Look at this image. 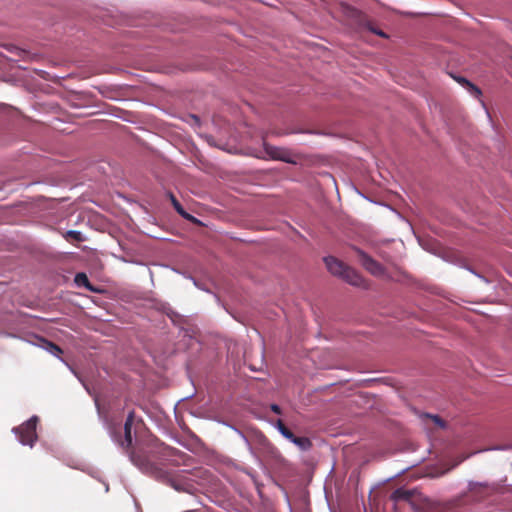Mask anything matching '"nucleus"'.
<instances>
[{
  "mask_svg": "<svg viewBox=\"0 0 512 512\" xmlns=\"http://www.w3.org/2000/svg\"><path fill=\"white\" fill-rule=\"evenodd\" d=\"M130 458H131L133 463L138 464V462L136 460V454H135V452L133 450L130 451Z\"/></svg>",
  "mask_w": 512,
  "mask_h": 512,
  "instance_id": "obj_20",
  "label": "nucleus"
},
{
  "mask_svg": "<svg viewBox=\"0 0 512 512\" xmlns=\"http://www.w3.org/2000/svg\"><path fill=\"white\" fill-rule=\"evenodd\" d=\"M271 410H272L273 412L277 413V414H280V413H281V409H280V407H279L278 405H276V404H273V405L271 406Z\"/></svg>",
  "mask_w": 512,
  "mask_h": 512,
  "instance_id": "obj_19",
  "label": "nucleus"
},
{
  "mask_svg": "<svg viewBox=\"0 0 512 512\" xmlns=\"http://www.w3.org/2000/svg\"><path fill=\"white\" fill-rule=\"evenodd\" d=\"M293 443L302 451H307L312 447V442L308 437H298L293 439Z\"/></svg>",
  "mask_w": 512,
  "mask_h": 512,
  "instance_id": "obj_12",
  "label": "nucleus"
},
{
  "mask_svg": "<svg viewBox=\"0 0 512 512\" xmlns=\"http://www.w3.org/2000/svg\"><path fill=\"white\" fill-rule=\"evenodd\" d=\"M5 48L10 53H13V54H15L16 56H19V57H21L22 54L24 53V51L22 49L18 48L17 46H14V45H6Z\"/></svg>",
  "mask_w": 512,
  "mask_h": 512,
  "instance_id": "obj_16",
  "label": "nucleus"
},
{
  "mask_svg": "<svg viewBox=\"0 0 512 512\" xmlns=\"http://www.w3.org/2000/svg\"><path fill=\"white\" fill-rule=\"evenodd\" d=\"M43 342H44V344H45V346H44V347H45V348H46V349H47L51 354H53V355H55V356H59L60 354H62V353H63L62 349H61L58 345H56V344H54V343H52V342H50V341H47V340H43Z\"/></svg>",
  "mask_w": 512,
  "mask_h": 512,
  "instance_id": "obj_14",
  "label": "nucleus"
},
{
  "mask_svg": "<svg viewBox=\"0 0 512 512\" xmlns=\"http://www.w3.org/2000/svg\"><path fill=\"white\" fill-rule=\"evenodd\" d=\"M135 413L134 411L129 412L125 424H124V438L119 439L118 442L120 446L126 450L132 447V435L131 429L134 423Z\"/></svg>",
  "mask_w": 512,
  "mask_h": 512,
  "instance_id": "obj_4",
  "label": "nucleus"
},
{
  "mask_svg": "<svg viewBox=\"0 0 512 512\" xmlns=\"http://www.w3.org/2000/svg\"><path fill=\"white\" fill-rule=\"evenodd\" d=\"M184 512H191V511H184Z\"/></svg>",
  "mask_w": 512,
  "mask_h": 512,
  "instance_id": "obj_23",
  "label": "nucleus"
},
{
  "mask_svg": "<svg viewBox=\"0 0 512 512\" xmlns=\"http://www.w3.org/2000/svg\"><path fill=\"white\" fill-rule=\"evenodd\" d=\"M74 281L78 286H84L90 291H95V289L90 285L89 279L85 273H77L75 275Z\"/></svg>",
  "mask_w": 512,
  "mask_h": 512,
  "instance_id": "obj_11",
  "label": "nucleus"
},
{
  "mask_svg": "<svg viewBox=\"0 0 512 512\" xmlns=\"http://www.w3.org/2000/svg\"><path fill=\"white\" fill-rule=\"evenodd\" d=\"M37 423L38 417L33 416L19 427L13 429V431L18 435L19 441L23 445L33 446L34 442L37 440Z\"/></svg>",
  "mask_w": 512,
  "mask_h": 512,
  "instance_id": "obj_1",
  "label": "nucleus"
},
{
  "mask_svg": "<svg viewBox=\"0 0 512 512\" xmlns=\"http://www.w3.org/2000/svg\"><path fill=\"white\" fill-rule=\"evenodd\" d=\"M354 250H355V253L357 254L359 262L368 272H370L374 276L384 275L385 269L380 263H378L376 260L371 258L364 251H362L358 248H355Z\"/></svg>",
  "mask_w": 512,
  "mask_h": 512,
  "instance_id": "obj_3",
  "label": "nucleus"
},
{
  "mask_svg": "<svg viewBox=\"0 0 512 512\" xmlns=\"http://www.w3.org/2000/svg\"><path fill=\"white\" fill-rule=\"evenodd\" d=\"M456 80L460 84H462L464 87H466L473 96H475L477 98L481 96V94H482L481 90L477 86L472 84L470 81H468L467 79H465L463 77H458V78H456Z\"/></svg>",
  "mask_w": 512,
  "mask_h": 512,
  "instance_id": "obj_10",
  "label": "nucleus"
},
{
  "mask_svg": "<svg viewBox=\"0 0 512 512\" xmlns=\"http://www.w3.org/2000/svg\"><path fill=\"white\" fill-rule=\"evenodd\" d=\"M295 437L296 436L293 434V432H290V434L286 436V439L293 443V439H295Z\"/></svg>",
  "mask_w": 512,
  "mask_h": 512,
  "instance_id": "obj_21",
  "label": "nucleus"
},
{
  "mask_svg": "<svg viewBox=\"0 0 512 512\" xmlns=\"http://www.w3.org/2000/svg\"><path fill=\"white\" fill-rule=\"evenodd\" d=\"M423 422L427 427L434 426L436 428L444 429L446 427V422L440 418L438 415L431 414H423L422 415Z\"/></svg>",
  "mask_w": 512,
  "mask_h": 512,
  "instance_id": "obj_8",
  "label": "nucleus"
},
{
  "mask_svg": "<svg viewBox=\"0 0 512 512\" xmlns=\"http://www.w3.org/2000/svg\"><path fill=\"white\" fill-rule=\"evenodd\" d=\"M290 432H292V431H291L290 429L286 428L284 431H282V433H281V434L286 438V436H287L288 434H290Z\"/></svg>",
  "mask_w": 512,
  "mask_h": 512,
  "instance_id": "obj_22",
  "label": "nucleus"
},
{
  "mask_svg": "<svg viewBox=\"0 0 512 512\" xmlns=\"http://www.w3.org/2000/svg\"><path fill=\"white\" fill-rule=\"evenodd\" d=\"M341 277L351 285L361 286L364 282L362 276L353 268L346 266Z\"/></svg>",
  "mask_w": 512,
  "mask_h": 512,
  "instance_id": "obj_6",
  "label": "nucleus"
},
{
  "mask_svg": "<svg viewBox=\"0 0 512 512\" xmlns=\"http://www.w3.org/2000/svg\"><path fill=\"white\" fill-rule=\"evenodd\" d=\"M265 153L274 160H280L290 164H297L300 157L292 154L288 149L272 146L264 143Z\"/></svg>",
  "mask_w": 512,
  "mask_h": 512,
  "instance_id": "obj_2",
  "label": "nucleus"
},
{
  "mask_svg": "<svg viewBox=\"0 0 512 512\" xmlns=\"http://www.w3.org/2000/svg\"><path fill=\"white\" fill-rule=\"evenodd\" d=\"M470 492L477 499H482L491 493V489L486 484L476 483L470 486Z\"/></svg>",
  "mask_w": 512,
  "mask_h": 512,
  "instance_id": "obj_9",
  "label": "nucleus"
},
{
  "mask_svg": "<svg viewBox=\"0 0 512 512\" xmlns=\"http://www.w3.org/2000/svg\"><path fill=\"white\" fill-rule=\"evenodd\" d=\"M369 30H370L371 32H373L374 34H376V35H379V36H381V37H386L385 33H384V32H382V31H380V30L374 29V28H372V27H369Z\"/></svg>",
  "mask_w": 512,
  "mask_h": 512,
  "instance_id": "obj_18",
  "label": "nucleus"
},
{
  "mask_svg": "<svg viewBox=\"0 0 512 512\" xmlns=\"http://www.w3.org/2000/svg\"><path fill=\"white\" fill-rule=\"evenodd\" d=\"M324 262L326 264L327 269L333 275L341 276L346 268V265L343 262L339 261L337 258L333 256L325 257Z\"/></svg>",
  "mask_w": 512,
  "mask_h": 512,
  "instance_id": "obj_5",
  "label": "nucleus"
},
{
  "mask_svg": "<svg viewBox=\"0 0 512 512\" xmlns=\"http://www.w3.org/2000/svg\"><path fill=\"white\" fill-rule=\"evenodd\" d=\"M66 238H72L76 241H82L83 240V237H82V234L81 232L79 231H75V230H69L67 231L66 233Z\"/></svg>",
  "mask_w": 512,
  "mask_h": 512,
  "instance_id": "obj_15",
  "label": "nucleus"
},
{
  "mask_svg": "<svg viewBox=\"0 0 512 512\" xmlns=\"http://www.w3.org/2000/svg\"><path fill=\"white\" fill-rule=\"evenodd\" d=\"M392 498L394 500H409L411 498V492L408 490L399 488L393 492Z\"/></svg>",
  "mask_w": 512,
  "mask_h": 512,
  "instance_id": "obj_13",
  "label": "nucleus"
},
{
  "mask_svg": "<svg viewBox=\"0 0 512 512\" xmlns=\"http://www.w3.org/2000/svg\"><path fill=\"white\" fill-rule=\"evenodd\" d=\"M168 197L171 201V204L172 206L174 207V209L177 211V213L179 215H181L184 219L192 222V223H198L199 220L197 218H195L194 216H192L191 214L187 213L183 206L181 205V203L177 200V198L174 196L173 193L169 192L168 193Z\"/></svg>",
  "mask_w": 512,
  "mask_h": 512,
  "instance_id": "obj_7",
  "label": "nucleus"
},
{
  "mask_svg": "<svg viewBox=\"0 0 512 512\" xmlns=\"http://www.w3.org/2000/svg\"><path fill=\"white\" fill-rule=\"evenodd\" d=\"M277 428H278L279 432L282 433V431H284L287 427L285 426V424L281 420H278L277 421Z\"/></svg>",
  "mask_w": 512,
  "mask_h": 512,
  "instance_id": "obj_17",
  "label": "nucleus"
}]
</instances>
